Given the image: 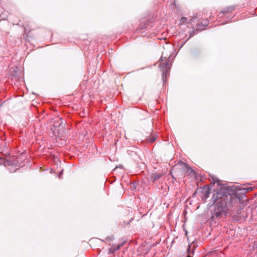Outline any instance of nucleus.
<instances>
[{
	"instance_id": "nucleus-1",
	"label": "nucleus",
	"mask_w": 257,
	"mask_h": 257,
	"mask_svg": "<svg viewBox=\"0 0 257 257\" xmlns=\"http://www.w3.org/2000/svg\"><path fill=\"white\" fill-rule=\"evenodd\" d=\"M211 201L213 203L211 210L210 221L214 222L231 216L234 220L242 218L241 200L236 193L231 191L229 187H221L213 194Z\"/></svg>"
},
{
	"instance_id": "nucleus-2",
	"label": "nucleus",
	"mask_w": 257,
	"mask_h": 257,
	"mask_svg": "<svg viewBox=\"0 0 257 257\" xmlns=\"http://www.w3.org/2000/svg\"><path fill=\"white\" fill-rule=\"evenodd\" d=\"M159 61L160 63L159 67L162 73V79L164 82H165L167 77L169 76L170 74L171 62H170L169 58L167 59L166 57H163V56H162Z\"/></svg>"
},
{
	"instance_id": "nucleus-3",
	"label": "nucleus",
	"mask_w": 257,
	"mask_h": 257,
	"mask_svg": "<svg viewBox=\"0 0 257 257\" xmlns=\"http://www.w3.org/2000/svg\"><path fill=\"white\" fill-rule=\"evenodd\" d=\"M209 25V20L205 19L198 23L196 28L193 29L192 31L189 33V36L186 40L188 41L189 39L193 37L194 35L197 34L199 32L205 30L206 27Z\"/></svg>"
},
{
	"instance_id": "nucleus-4",
	"label": "nucleus",
	"mask_w": 257,
	"mask_h": 257,
	"mask_svg": "<svg viewBox=\"0 0 257 257\" xmlns=\"http://www.w3.org/2000/svg\"><path fill=\"white\" fill-rule=\"evenodd\" d=\"M235 9L236 7L235 6H228L224 8L218 14V19L223 18L224 16H226L227 19H232L233 16L232 12L235 10Z\"/></svg>"
},
{
	"instance_id": "nucleus-5",
	"label": "nucleus",
	"mask_w": 257,
	"mask_h": 257,
	"mask_svg": "<svg viewBox=\"0 0 257 257\" xmlns=\"http://www.w3.org/2000/svg\"><path fill=\"white\" fill-rule=\"evenodd\" d=\"M177 166L179 167L180 169L182 170L184 174L186 173L191 176L196 175V172L190 167L188 164L182 161H179L177 164Z\"/></svg>"
},
{
	"instance_id": "nucleus-6",
	"label": "nucleus",
	"mask_w": 257,
	"mask_h": 257,
	"mask_svg": "<svg viewBox=\"0 0 257 257\" xmlns=\"http://www.w3.org/2000/svg\"><path fill=\"white\" fill-rule=\"evenodd\" d=\"M201 193L202 200L205 202L210 194V188L209 186L205 185L201 188Z\"/></svg>"
},
{
	"instance_id": "nucleus-7",
	"label": "nucleus",
	"mask_w": 257,
	"mask_h": 257,
	"mask_svg": "<svg viewBox=\"0 0 257 257\" xmlns=\"http://www.w3.org/2000/svg\"><path fill=\"white\" fill-rule=\"evenodd\" d=\"M151 23V21L149 20L142 21L138 28V30H142L148 28V27L150 26Z\"/></svg>"
},
{
	"instance_id": "nucleus-8",
	"label": "nucleus",
	"mask_w": 257,
	"mask_h": 257,
	"mask_svg": "<svg viewBox=\"0 0 257 257\" xmlns=\"http://www.w3.org/2000/svg\"><path fill=\"white\" fill-rule=\"evenodd\" d=\"M162 176V174L161 173H153L151 175V180L153 182H155L156 180L160 179Z\"/></svg>"
},
{
	"instance_id": "nucleus-9",
	"label": "nucleus",
	"mask_w": 257,
	"mask_h": 257,
	"mask_svg": "<svg viewBox=\"0 0 257 257\" xmlns=\"http://www.w3.org/2000/svg\"><path fill=\"white\" fill-rule=\"evenodd\" d=\"M121 246V245H112L109 249L108 253H113L115 251L118 250L120 248Z\"/></svg>"
},
{
	"instance_id": "nucleus-10",
	"label": "nucleus",
	"mask_w": 257,
	"mask_h": 257,
	"mask_svg": "<svg viewBox=\"0 0 257 257\" xmlns=\"http://www.w3.org/2000/svg\"><path fill=\"white\" fill-rule=\"evenodd\" d=\"M195 247L191 249V245L189 244L187 248V255L186 257H192L194 253Z\"/></svg>"
},
{
	"instance_id": "nucleus-11",
	"label": "nucleus",
	"mask_w": 257,
	"mask_h": 257,
	"mask_svg": "<svg viewBox=\"0 0 257 257\" xmlns=\"http://www.w3.org/2000/svg\"><path fill=\"white\" fill-rule=\"evenodd\" d=\"M4 165L5 166H11V162L9 161L6 160L4 158L0 157V165Z\"/></svg>"
},
{
	"instance_id": "nucleus-12",
	"label": "nucleus",
	"mask_w": 257,
	"mask_h": 257,
	"mask_svg": "<svg viewBox=\"0 0 257 257\" xmlns=\"http://www.w3.org/2000/svg\"><path fill=\"white\" fill-rule=\"evenodd\" d=\"M201 53L199 50H195L192 53V56L194 59H197L200 56Z\"/></svg>"
},
{
	"instance_id": "nucleus-13",
	"label": "nucleus",
	"mask_w": 257,
	"mask_h": 257,
	"mask_svg": "<svg viewBox=\"0 0 257 257\" xmlns=\"http://www.w3.org/2000/svg\"><path fill=\"white\" fill-rule=\"evenodd\" d=\"M188 19L186 17H182L180 20L179 25L187 24Z\"/></svg>"
},
{
	"instance_id": "nucleus-14",
	"label": "nucleus",
	"mask_w": 257,
	"mask_h": 257,
	"mask_svg": "<svg viewBox=\"0 0 257 257\" xmlns=\"http://www.w3.org/2000/svg\"><path fill=\"white\" fill-rule=\"evenodd\" d=\"M157 137L155 136L149 137L147 139V141L148 143H153L156 140Z\"/></svg>"
},
{
	"instance_id": "nucleus-15",
	"label": "nucleus",
	"mask_w": 257,
	"mask_h": 257,
	"mask_svg": "<svg viewBox=\"0 0 257 257\" xmlns=\"http://www.w3.org/2000/svg\"><path fill=\"white\" fill-rule=\"evenodd\" d=\"M114 239V236L113 235L108 236L105 238V240L108 241H112Z\"/></svg>"
},
{
	"instance_id": "nucleus-16",
	"label": "nucleus",
	"mask_w": 257,
	"mask_h": 257,
	"mask_svg": "<svg viewBox=\"0 0 257 257\" xmlns=\"http://www.w3.org/2000/svg\"><path fill=\"white\" fill-rule=\"evenodd\" d=\"M193 21V19H188V21H187V24L192 25Z\"/></svg>"
},
{
	"instance_id": "nucleus-17",
	"label": "nucleus",
	"mask_w": 257,
	"mask_h": 257,
	"mask_svg": "<svg viewBox=\"0 0 257 257\" xmlns=\"http://www.w3.org/2000/svg\"><path fill=\"white\" fill-rule=\"evenodd\" d=\"M252 189H253V188L251 187H249L247 188L246 189H244V190H246V191H245L244 193H246V192H248V191H249L250 190H252Z\"/></svg>"
},
{
	"instance_id": "nucleus-18",
	"label": "nucleus",
	"mask_w": 257,
	"mask_h": 257,
	"mask_svg": "<svg viewBox=\"0 0 257 257\" xmlns=\"http://www.w3.org/2000/svg\"><path fill=\"white\" fill-rule=\"evenodd\" d=\"M62 174V171L61 172L59 175V177L60 178V175H61Z\"/></svg>"
},
{
	"instance_id": "nucleus-19",
	"label": "nucleus",
	"mask_w": 257,
	"mask_h": 257,
	"mask_svg": "<svg viewBox=\"0 0 257 257\" xmlns=\"http://www.w3.org/2000/svg\"><path fill=\"white\" fill-rule=\"evenodd\" d=\"M227 22H228V21H226V22H223V23H222V24H226V23H227Z\"/></svg>"
}]
</instances>
